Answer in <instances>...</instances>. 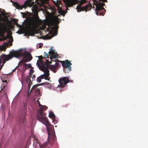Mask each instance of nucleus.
<instances>
[{
    "instance_id": "16",
    "label": "nucleus",
    "mask_w": 148,
    "mask_h": 148,
    "mask_svg": "<svg viewBox=\"0 0 148 148\" xmlns=\"http://www.w3.org/2000/svg\"><path fill=\"white\" fill-rule=\"evenodd\" d=\"M7 27H1L0 28V36H4L5 33L7 32Z\"/></svg>"
},
{
    "instance_id": "42",
    "label": "nucleus",
    "mask_w": 148,
    "mask_h": 148,
    "mask_svg": "<svg viewBox=\"0 0 148 148\" xmlns=\"http://www.w3.org/2000/svg\"><path fill=\"white\" fill-rule=\"evenodd\" d=\"M26 114V112H24V115Z\"/></svg>"
},
{
    "instance_id": "9",
    "label": "nucleus",
    "mask_w": 148,
    "mask_h": 148,
    "mask_svg": "<svg viewBox=\"0 0 148 148\" xmlns=\"http://www.w3.org/2000/svg\"><path fill=\"white\" fill-rule=\"evenodd\" d=\"M49 55L50 56V60L51 61H55L54 60H57L58 58V55L57 54V52H55V51L53 49L52 47H51L49 52ZM52 63V62H51Z\"/></svg>"
},
{
    "instance_id": "28",
    "label": "nucleus",
    "mask_w": 148,
    "mask_h": 148,
    "mask_svg": "<svg viewBox=\"0 0 148 148\" xmlns=\"http://www.w3.org/2000/svg\"><path fill=\"white\" fill-rule=\"evenodd\" d=\"M59 62H62V65L63 67V69H64H64H65V61H59Z\"/></svg>"
},
{
    "instance_id": "6",
    "label": "nucleus",
    "mask_w": 148,
    "mask_h": 148,
    "mask_svg": "<svg viewBox=\"0 0 148 148\" xmlns=\"http://www.w3.org/2000/svg\"><path fill=\"white\" fill-rule=\"evenodd\" d=\"M34 0H27L22 5H20L17 2L13 3L14 6L17 9L22 10L23 8H25L27 6H31L34 3Z\"/></svg>"
},
{
    "instance_id": "40",
    "label": "nucleus",
    "mask_w": 148,
    "mask_h": 148,
    "mask_svg": "<svg viewBox=\"0 0 148 148\" xmlns=\"http://www.w3.org/2000/svg\"><path fill=\"white\" fill-rule=\"evenodd\" d=\"M63 14L64 15L65 14V11H63Z\"/></svg>"
},
{
    "instance_id": "17",
    "label": "nucleus",
    "mask_w": 148,
    "mask_h": 148,
    "mask_svg": "<svg viewBox=\"0 0 148 148\" xmlns=\"http://www.w3.org/2000/svg\"><path fill=\"white\" fill-rule=\"evenodd\" d=\"M37 103L38 105L39 106V108H40V110H46L47 109V107L46 106H42L40 104V102L39 101H37Z\"/></svg>"
},
{
    "instance_id": "39",
    "label": "nucleus",
    "mask_w": 148,
    "mask_h": 148,
    "mask_svg": "<svg viewBox=\"0 0 148 148\" xmlns=\"http://www.w3.org/2000/svg\"><path fill=\"white\" fill-rule=\"evenodd\" d=\"M16 68H15V69H14L13 70V71H12V72H14V71H16Z\"/></svg>"
},
{
    "instance_id": "4",
    "label": "nucleus",
    "mask_w": 148,
    "mask_h": 148,
    "mask_svg": "<svg viewBox=\"0 0 148 148\" xmlns=\"http://www.w3.org/2000/svg\"><path fill=\"white\" fill-rule=\"evenodd\" d=\"M43 110H39L38 111L36 114V118L38 120L42 122L47 127L51 124L48 120L47 117H46V114L43 112Z\"/></svg>"
},
{
    "instance_id": "27",
    "label": "nucleus",
    "mask_w": 148,
    "mask_h": 148,
    "mask_svg": "<svg viewBox=\"0 0 148 148\" xmlns=\"http://www.w3.org/2000/svg\"><path fill=\"white\" fill-rule=\"evenodd\" d=\"M41 84H42V85L47 84L49 86L48 87H50L51 86V84L49 83L48 82L43 83H41Z\"/></svg>"
},
{
    "instance_id": "36",
    "label": "nucleus",
    "mask_w": 148,
    "mask_h": 148,
    "mask_svg": "<svg viewBox=\"0 0 148 148\" xmlns=\"http://www.w3.org/2000/svg\"><path fill=\"white\" fill-rule=\"evenodd\" d=\"M35 78H36V76H35V75H33V77H32V78H31L32 80L33 81V79H34V80H35Z\"/></svg>"
},
{
    "instance_id": "21",
    "label": "nucleus",
    "mask_w": 148,
    "mask_h": 148,
    "mask_svg": "<svg viewBox=\"0 0 148 148\" xmlns=\"http://www.w3.org/2000/svg\"><path fill=\"white\" fill-rule=\"evenodd\" d=\"M49 116L50 118H52L54 117L55 116L53 112H49Z\"/></svg>"
},
{
    "instance_id": "23",
    "label": "nucleus",
    "mask_w": 148,
    "mask_h": 148,
    "mask_svg": "<svg viewBox=\"0 0 148 148\" xmlns=\"http://www.w3.org/2000/svg\"><path fill=\"white\" fill-rule=\"evenodd\" d=\"M53 3L56 6L58 7L59 6V5L61 3V2L60 1H58L57 0V2H56L53 1Z\"/></svg>"
},
{
    "instance_id": "31",
    "label": "nucleus",
    "mask_w": 148,
    "mask_h": 148,
    "mask_svg": "<svg viewBox=\"0 0 148 148\" xmlns=\"http://www.w3.org/2000/svg\"><path fill=\"white\" fill-rule=\"evenodd\" d=\"M86 2V0H81L80 2V4L82 5L83 3H85Z\"/></svg>"
},
{
    "instance_id": "5",
    "label": "nucleus",
    "mask_w": 148,
    "mask_h": 148,
    "mask_svg": "<svg viewBox=\"0 0 148 148\" xmlns=\"http://www.w3.org/2000/svg\"><path fill=\"white\" fill-rule=\"evenodd\" d=\"M39 59L37 61V64L38 65L39 69H43L49 68L50 66L49 64L51 63V62H49V61L47 60H46L45 63L42 60V59L43 58L42 56L38 57Z\"/></svg>"
},
{
    "instance_id": "2",
    "label": "nucleus",
    "mask_w": 148,
    "mask_h": 148,
    "mask_svg": "<svg viewBox=\"0 0 148 148\" xmlns=\"http://www.w3.org/2000/svg\"><path fill=\"white\" fill-rule=\"evenodd\" d=\"M92 1L93 3V7L92 6L90 2L88 4L82 7L78 5L77 6L76 9L78 10H80V11L85 10L87 11L90 10L91 8H95L94 5H95V10L96 14L98 16H103L106 10L103 7L105 5L103 2L107 1V0H92Z\"/></svg>"
},
{
    "instance_id": "22",
    "label": "nucleus",
    "mask_w": 148,
    "mask_h": 148,
    "mask_svg": "<svg viewBox=\"0 0 148 148\" xmlns=\"http://www.w3.org/2000/svg\"><path fill=\"white\" fill-rule=\"evenodd\" d=\"M48 143L46 142L42 145H40V148H46Z\"/></svg>"
},
{
    "instance_id": "24",
    "label": "nucleus",
    "mask_w": 148,
    "mask_h": 148,
    "mask_svg": "<svg viewBox=\"0 0 148 148\" xmlns=\"http://www.w3.org/2000/svg\"><path fill=\"white\" fill-rule=\"evenodd\" d=\"M6 48L4 45L0 46V50L1 51H4L6 49Z\"/></svg>"
},
{
    "instance_id": "3",
    "label": "nucleus",
    "mask_w": 148,
    "mask_h": 148,
    "mask_svg": "<svg viewBox=\"0 0 148 148\" xmlns=\"http://www.w3.org/2000/svg\"><path fill=\"white\" fill-rule=\"evenodd\" d=\"M20 57H23V58L19 62V64L29 62L32 58L30 53L27 51H25L23 53L16 51H12L10 52V54H4L2 55L1 58L3 59V63L2 65L1 66L7 61L11 59L13 57L18 58Z\"/></svg>"
},
{
    "instance_id": "38",
    "label": "nucleus",
    "mask_w": 148,
    "mask_h": 148,
    "mask_svg": "<svg viewBox=\"0 0 148 148\" xmlns=\"http://www.w3.org/2000/svg\"><path fill=\"white\" fill-rule=\"evenodd\" d=\"M25 67V65H24V64H23V70H24V71H25L27 69H26V68Z\"/></svg>"
},
{
    "instance_id": "29",
    "label": "nucleus",
    "mask_w": 148,
    "mask_h": 148,
    "mask_svg": "<svg viewBox=\"0 0 148 148\" xmlns=\"http://www.w3.org/2000/svg\"><path fill=\"white\" fill-rule=\"evenodd\" d=\"M55 64V66H56V67L57 68L58 67L60 66V64L59 62H56Z\"/></svg>"
},
{
    "instance_id": "18",
    "label": "nucleus",
    "mask_w": 148,
    "mask_h": 148,
    "mask_svg": "<svg viewBox=\"0 0 148 148\" xmlns=\"http://www.w3.org/2000/svg\"><path fill=\"white\" fill-rule=\"evenodd\" d=\"M49 65L50 66L48 68H50L51 67V70L53 71V72L55 73L57 71V68L55 66H53L51 65H49Z\"/></svg>"
},
{
    "instance_id": "14",
    "label": "nucleus",
    "mask_w": 148,
    "mask_h": 148,
    "mask_svg": "<svg viewBox=\"0 0 148 148\" xmlns=\"http://www.w3.org/2000/svg\"><path fill=\"white\" fill-rule=\"evenodd\" d=\"M40 84H37L34 85L31 89V90L34 91L35 92H36L37 94H39L40 92V90L37 87L39 86Z\"/></svg>"
},
{
    "instance_id": "15",
    "label": "nucleus",
    "mask_w": 148,
    "mask_h": 148,
    "mask_svg": "<svg viewBox=\"0 0 148 148\" xmlns=\"http://www.w3.org/2000/svg\"><path fill=\"white\" fill-rule=\"evenodd\" d=\"M59 82L60 85L58 86L60 87L61 88H63L65 85V77L59 79Z\"/></svg>"
},
{
    "instance_id": "43",
    "label": "nucleus",
    "mask_w": 148,
    "mask_h": 148,
    "mask_svg": "<svg viewBox=\"0 0 148 148\" xmlns=\"http://www.w3.org/2000/svg\"><path fill=\"white\" fill-rule=\"evenodd\" d=\"M23 13V14H25V13Z\"/></svg>"
},
{
    "instance_id": "33",
    "label": "nucleus",
    "mask_w": 148,
    "mask_h": 148,
    "mask_svg": "<svg viewBox=\"0 0 148 148\" xmlns=\"http://www.w3.org/2000/svg\"><path fill=\"white\" fill-rule=\"evenodd\" d=\"M27 103L25 102L24 104V110H26L27 109Z\"/></svg>"
},
{
    "instance_id": "26",
    "label": "nucleus",
    "mask_w": 148,
    "mask_h": 148,
    "mask_svg": "<svg viewBox=\"0 0 148 148\" xmlns=\"http://www.w3.org/2000/svg\"><path fill=\"white\" fill-rule=\"evenodd\" d=\"M6 27V26L4 24L0 22V28L1 27Z\"/></svg>"
},
{
    "instance_id": "11",
    "label": "nucleus",
    "mask_w": 148,
    "mask_h": 148,
    "mask_svg": "<svg viewBox=\"0 0 148 148\" xmlns=\"http://www.w3.org/2000/svg\"><path fill=\"white\" fill-rule=\"evenodd\" d=\"M41 70L43 71L44 72V74L41 75L40 77L41 79H42L44 78L46 80H49V79L48 78V77L49 75V70L48 69V68L40 69Z\"/></svg>"
},
{
    "instance_id": "35",
    "label": "nucleus",
    "mask_w": 148,
    "mask_h": 148,
    "mask_svg": "<svg viewBox=\"0 0 148 148\" xmlns=\"http://www.w3.org/2000/svg\"><path fill=\"white\" fill-rule=\"evenodd\" d=\"M8 43H9L10 45V46H11L12 45V42L11 41V40H9L8 42Z\"/></svg>"
},
{
    "instance_id": "1",
    "label": "nucleus",
    "mask_w": 148,
    "mask_h": 148,
    "mask_svg": "<svg viewBox=\"0 0 148 148\" xmlns=\"http://www.w3.org/2000/svg\"><path fill=\"white\" fill-rule=\"evenodd\" d=\"M30 16L27 18V25L28 28L25 31V33L27 36H33L34 35L35 29L38 28L40 24L41 20L38 15L37 11H34V14L30 13Z\"/></svg>"
},
{
    "instance_id": "19",
    "label": "nucleus",
    "mask_w": 148,
    "mask_h": 148,
    "mask_svg": "<svg viewBox=\"0 0 148 148\" xmlns=\"http://www.w3.org/2000/svg\"><path fill=\"white\" fill-rule=\"evenodd\" d=\"M73 81L72 80L69 79L68 77H65V85L69 82H72Z\"/></svg>"
},
{
    "instance_id": "10",
    "label": "nucleus",
    "mask_w": 148,
    "mask_h": 148,
    "mask_svg": "<svg viewBox=\"0 0 148 148\" xmlns=\"http://www.w3.org/2000/svg\"><path fill=\"white\" fill-rule=\"evenodd\" d=\"M77 0H65V12H67L68 10H69L68 7H72L77 3Z\"/></svg>"
},
{
    "instance_id": "20",
    "label": "nucleus",
    "mask_w": 148,
    "mask_h": 148,
    "mask_svg": "<svg viewBox=\"0 0 148 148\" xmlns=\"http://www.w3.org/2000/svg\"><path fill=\"white\" fill-rule=\"evenodd\" d=\"M20 121L21 122V123L22 122L23 124L25 125V123L26 122V117L24 116V118H23L22 119H21L20 120Z\"/></svg>"
},
{
    "instance_id": "25",
    "label": "nucleus",
    "mask_w": 148,
    "mask_h": 148,
    "mask_svg": "<svg viewBox=\"0 0 148 148\" xmlns=\"http://www.w3.org/2000/svg\"><path fill=\"white\" fill-rule=\"evenodd\" d=\"M24 65H25V67L26 69L28 68H31L32 67V66L30 64H24Z\"/></svg>"
},
{
    "instance_id": "12",
    "label": "nucleus",
    "mask_w": 148,
    "mask_h": 148,
    "mask_svg": "<svg viewBox=\"0 0 148 148\" xmlns=\"http://www.w3.org/2000/svg\"><path fill=\"white\" fill-rule=\"evenodd\" d=\"M34 71L33 70L31 69L29 71V75L28 76H27V82L29 83L28 86L29 88H30V86L32 84L31 78L32 76V74L34 73Z\"/></svg>"
},
{
    "instance_id": "7",
    "label": "nucleus",
    "mask_w": 148,
    "mask_h": 148,
    "mask_svg": "<svg viewBox=\"0 0 148 148\" xmlns=\"http://www.w3.org/2000/svg\"><path fill=\"white\" fill-rule=\"evenodd\" d=\"M48 135V139L53 138L55 140L56 138V134L55 132L54 127L51 125V124L46 127Z\"/></svg>"
},
{
    "instance_id": "30",
    "label": "nucleus",
    "mask_w": 148,
    "mask_h": 148,
    "mask_svg": "<svg viewBox=\"0 0 148 148\" xmlns=\"http://www.w3.org/2000/svg\"><path fill=\"white\" fill-rule=\"evenodd\" d=\"M44 53L45 54L44 56H45L44 57V58H47L49 57V55L48 53H46L45 52H44Z\"/></svg>"
},
{
    "instance_id": "37",
    "label": "nucleus",
    "mask_w": 148,
    "mask_h": 148,
    "mask_svg": "<svg viewBox=\"0 0 148 148\" xmlns=\"http://www.w3.org/2000/svg\"><path fill=\"white\" fill-rule=\"evenodd\" d=\"M39 48H41L42 46V43H40L39 44Z\"/></svg>"
},
{
    "instance_id": "32",
    "label": "nucleus",
    "mask_w": 148,
    "mask_h": 148,
    "mask_svg": "<svg viewBox=\"0 0 148 148\" xmlns=\"http://www.w3.org/2000/svg\"><path fill=\"white\" fill-rule=\"evenodd\" d=\"M41 79L40 77V76L37 78V81L38 82H41Z\"/></svg>"
},
{
    "instance_id": "8",
    "label": "nucleus",
    "mask_w": 148,
    "mask_h": 148,
    "mask_svg": "<svg viewBox=\"0 0 148 148\" xmlns=\"http://www.w3.org/2000/svg\"><path fill=\"white\" fill-rule=\"evenodd\" d=\"M58 17H56L54 18L53 20V23L54 25L53 27H52V29L54 30L53 32L51 31V32L53 33V36H51L50 38H51L53 36L56 35L58 33V26L56 25V23H58Z\"/></svg>"
},
{
    "instance_id": "13",
    "label": "nucleus",
    "mask_w": 148,
    "mask_h": 148,
    "mask_svg": "<svg viewBox=\"0 0 148 148\" xmlns=\"http://www.w3.org/2000/svg\"><path fill=\"white\" fill-rule=\"evenodd\" d=\"M72 63L68 60H65V73H69L71 71Z\"/></svg>"
},
{
    "instance_id": "41",
    "label": "nucleus",
    "mask_w": 148,
    "mask_h": 148,
    "mask_svg": "<svg viewBox=\"0 0 148 148\" xmlns=\"http://www.w3.org/2000/svg\"><path fill=\"white\" fill-rule=\"evenodd\" d=\"M63 1V2L65 3V0H62Z\"/></svg>"
},
{
    "instance_id": "34",
    "label": "nucleus",
    "mask_w": 148,
    "mask_h": 148,
    "mask_svg": "<svg viewBox=\"0 0 148 148\" xmlns=\"http://www.w3.org/2000/svg\"><path fill=\"white\" fill-rule=\"evenodd\" d=\"M3 38V40H6L8 38V37H5V36L4 35V36H1Z\"/></svg>"
}]
</instances>
